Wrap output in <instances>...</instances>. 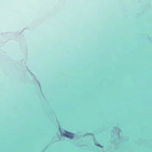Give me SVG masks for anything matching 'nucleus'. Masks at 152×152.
Listing matches in <instances>:
<instances>
[{
	"label": "nucleus",
	"instance_id": "obj_1",
	"mask_svg": "<svg viewBox=\"0 0 152 152\" xmlns=\"http://www.w3.org/2000/svg\"><path fill=\"white\" fill-rule=\"evenodd\" d=\"M63 135L64 136H65L70 139L73 138L74 136V133H72L67 132H66V133H65L63 134Z\"/></svg>",
	"mask_w": 152,
	"mask_h": 152
}]
</instances>
